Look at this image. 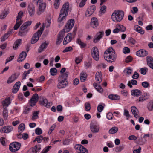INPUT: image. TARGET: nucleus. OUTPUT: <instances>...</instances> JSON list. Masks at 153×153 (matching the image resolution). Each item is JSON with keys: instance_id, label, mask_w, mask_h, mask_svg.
Returning <instances> with one entry per match:
<instances>
[{"instance_id": "1", "label": "nucleus", "mask_w": 153, "mask_h": 153, "mask_svg": "<svg viewBox=\"0 0 153 153\" xmlns=\"http://www.w3.org/2000/svg\"><path fill=\"white\" fill-rule=\"evenodd\" d=\"M105 60L110 63L114 62L116 59L117 55L115 50L112 47H109L104 52Z\"/></svg>"}, {"instance_id": "2", "label": "nucleus", "mask_w": 153, "mask_h": 153, "mask_svg": "<svg viewBox=\"0 0 153 153\" xmlns=\"http://www.w3.org/2000/svg\"><path fill=\"white\" fill-rule=\"evenodd\" d=\"M39 96L38 94L35 93L32 96L28 103L29 105L27 106L23 111V113L26 114L29 113L32 109V107L36 105V103L38 102L39 99Z\"/></svg>"}, {"instance_id": "3", "label": "nucleus", "mask_w": 153, "mask_h": 153, "mask_svg": "<svg viewBox=\"0 0 153 153\" xmlns=\"http://www.w3.org/2000/svg\"><path fill=\"white\" fill-rule=\"evenodd\" d=\"M69 7V4L68 2L65 3L63 5L60 11V14L58 18V22L63 23V19L67 16Z\"/></svg>"}, {"instance_id": "4", "label": "nucleus", "mask_w": 153, "mask_h": 153, "mask_svg": "<svg viewBox=\"0 0 153 153\" xmlns=\"http://www.w3.org/2000/svg\"><path fill=\"white\" fill-rule=\"evenodd\" d=\"M124 14V12L123 10H115L111 15V19L114 22H119L123 19Z\"/></svg>"}, {"instance_id": "5", "label": "nucleus", "mask_w": 153, "mask_h": 153, "mask_svg": "<svg viewBox=\"0 0 153 153\" xmlns=\"http://www.w3.org/2000/svg\"><path fill=\"white\" fill-rule=\"evenodd\" d=\"M68 73L66 72L61 76H59L58 78V83L57 87L59 89L65 87L68 84V82L67 80Z\"/></svg>"}, {"instance_id": "6", "label": "nucleus", "mask_w": 153, "mask_h": 153, "mask_svg": "<svg viewBox=\"0 0 153 153\" xmlns=\"http://www.w3.org/2000/svg\"><path fill=\"white\" fill-rule=\"evenodd\" d=\"M43 0H34L33 2L36 4L39 7V9L37 11L38 15L41 14L45 9L46 5L45 3L42 2Z\"/></svg>"}, {"instance_id": "7", "label": "nucleus", "mask_w": 153, "mask_h": 153, "mask_svg": "<svg viewBox=\"0 0 153 153\" xmlns=\"http://www.w3.org/2000/svg\"><path fill=\"white\" fill-rule=\"evenodd\" d=\"M44 30V27L42 26L40 27V29L33 36L31 40V42L32 44H34L39 39V37L42 33Z\"/></svg>"}, {"instance_id": "8", "label": "nucleus", "mask_w": 153, "mask_h": 153, "mask_svg": "<svg viewBox=\"0 0 153 153\" xmlns=\"http://www.w3.org/2000/svg\"><path fill=\"white\" fill-rule=\"evenodd\" d=\"M21 144L20 143L14 142L11 143L9 146V149L12 152H15L18 150L20 148Z\"/></svg>"}, {"instance_id": "9", "label": "nucleus", "mask_w": 153, "mask_h": 153, "mask_svg": "<svg viewBox=\"0 0 153 153\" xmlns=\"http://www.w3.org/2000/svg\"><path fill=\"white\" fill-rule=\"evenodd\" d=\"M75 21L74 19H71L69 20L64 28L62 30L65 32H68L73 27Z\"/></svg>"}, {"instance_id": "10", "label": "nucleus", "mask_w": 153, "mask_h": 153, "mask_svg": "<svg viewBox=\"0 0 153 153\" xmlns=\"http://www.w3.org/2000/svg\"><path fill=\"white\" fill-rule=\"evenodd\" d=\"M75 149L77 153H88L87 149L81 144H77L75 146Z\"/></svg>"}, {"instance_id": "11", "label": "nucleus", "mask_w": 153, "mask_h": 153, "mask_svg": "<svg viewBox=\"0 0 153 153\" xmlns=\"http://www.w3.org/2000/svg\"><path fill=\"white\" fill-rule=\"evenodd\" d=\"M99 51L97 47H93L91 50V55L93 58L96 61L99 59Z\"/></svg>"}, {"instance_id": "12", "label": "nucleus", "mask_w": 153, "mask_h": 153, "mask_svg": "<svg viewBox=\"0 0 153 153\" xmlns=\"http://www.w3.org/2000/svg\"><path fill=\"white\" fill-rule=\"evenodd\" d=\"M39 103L41 105L45 106L47 108H49L51 105V103L48 102L47 99L43 97L40 98Z\"/></svg>"}, {"instance_id": "13", "label": "nucleus", "mask_w": 153, "mask_h": 153, "mask_svg": "<svg viewBox=\"0 0 153 153\" xmlns=\"http://www.w3.org/2000/svg\"><path fill=\"white\" fill-rule=\"evenodd\" d=\"M96 7L94 5L90 6L88 8L85 13V16L89 17L92 15L95 11Z\"/></svg>"}, {"instance_id": "14", "label": "nucleus", "mask_w": 153, "mask_h": 153, "mask_svg": "<svg viewBox=\"0 0 153 153\" xmlns=\"http://www.w3.org/2000/svg\"><path fill=\"white\" fill-rule=\"evenodd\" d=\"M104 35V32L103 31L98 32L94 37L93 42L96 43L101 39Z\"/></svg>"}, {"instance_id": "15", "label": "nucleus", "mask_w": 153, "mask_h": 153, "mask_svg": "<svg viewBox=\"0 0 153 153\" xmlns=\"http://www.w3.org/2000/svg\"><path fill=\"white\" fill-rule=\"evenodd\" d=\"M90 129L92 133H97L99 132L100 127L99 125L91 123L90 125Z\"/></svg>"}, {"instance_id": "16", "label": "nucleus", "mask_w": 153, "mask_h": 153, "mask_svg": "<svg viewBox=\"0 0 153 153\" xmlns=\"http://www.w3.org/2000/svg\"><path fill=\"white\" fill-rule=\"evenodd\" d=\"M65 33V31L62 30L59 32L56 42L57 45H59L61 43L63 40Z\"/></svg>"}, {"instance_id": "17", "label": "nucleus", "mask_w": 153, "mask_h": 153, "mask_svg": "<svg viewBox=\"0 0 153 153\" xmlns=\"http://www.w3.org/2000/svg\"><path fill=\"white\" fill-rule=\"evenodd\" d=\"M136 55L140 57H143L148 54V51L143 49H140L136 52Z\"/></svg>"}, {"instance_id": "18", "label": "nucleus", "mask_w": 153, "mask_h": 153, "mask_svg": "<svg viewBox=\"0 0 153 153\" xmlns=\"http://www.w3.org/2000/svg\"><path fill=\"white\" fill-rule=\"evenodd\" d=\"M131 109L134 117L137 119L139 117V112L138 109L135 106H132Z\"/></svg>"}, {"instance_id": "19", "label": "nucleus", "mask_w": 153, "mask_h": 153, "mask_svg": "<svg viewBox=\"0 0 153 153\" xmlns=\"http://www.w3.org/2000/svg\"><path fill=\"white\" fill-rule=\"evenodd\" d=\"M13 128L10 126H5L0 130L1 133H8L12 131Z\"/></svg>"}, {"instance_id": "20", "label": "nucleus", "mask_w": 153, "mask_h": 153, "mask_svg": "<svg viewBox=\"0 0 153 153\" xmlns=\"http://www.w3.org/2000/svg\"><path fill=\"white\" fill-rule=\"evenodd\" d=\"M99 23L97 18L93 17L92 18L91 21V26L93 28H96L98 26Z\"/></svg>"}, {"instance_id": "21", "label": "nucleus", "mask_w": 153, "mask_h": 153, "mask_svg": "<svg viewBox=\"0 0 153 153\" xmlns=\"http://www.w3.org/2000/svg\"><path fill=\"white\" fill-rule=\"evenodd\" d=\"M146 61L148 66L153 69V58L150 56H148L146 57Z\"/></svg>"}, {"instance_id": "22", "label": "nucleus", "mask_w": 153, "mask_h": 153, "mask_svg": "<svg viewBox=\"0 0 153 153\" xmlns=\"http://www.w3.org/2000/svg\"><path fill=\"white\" fill-rule=\"evenodd\" d=\"M100 71L97 72L95 75V79L97 83H100L102 81V76Z\"/></svg>"}, {"instance_id": "23", "label": "nucleus", "mask_w": 153, "mask_h": 153, "mask_svg": "<svg viewBox=\"0 0 153 153\" xmlns=\"http://www.w3.org/2000/svg\"><path fill=\"white\" fill-rule=\"evenodd\" d=\"M19 30L18 34L19 36H26L29 31V30L24 29L21 27H20Z\"/></svg>"}, {"instance_id": "24", "label": "nucleus", "mask_w": 153, "mask_h": 153, "mask_svg": "<svg viewBox=\"0 0 153 153\" xmlns=\"http://www.w3.org/2000/svg\"><path fill=\"white\" fill-rule=\"evenodd\" d=\"M27 54L25 52L23 51L21 53L17 59V61L19 62H20L24 60L26 57Z\"/></svg>"}, {"instance_id": "25", "label": "nucleus", "mask_w": 153, "mask_h": 153, "mask_svg": "<svg viewBox=\"0 0 153 153\" xmlns=\"http://www.w3.org/2000/svg\"><path fill=\"white\" fill-rule=\"evenodd\" d=\"M28 10L30 15L31 16H33L35 12L34 7L32 5H29Z\"/></svg>"}, {"instance_id": "26", "label": "nucleus", "mask_w": 153, "mask_h": 153, "mask_svg": "<svg viewBox=\"0 0 153 153\" xmlns=\"http://www.w3.org/2000/svg\"><path fill=\"white\" fill-rule=\"evenodd\" d=\"M20 85L21 83L19 81L16 82L15 84L13 87V90L12 92L13 93H16L18 91L20 88Z\"/></svg>"}, {"instance_id": "27", "label": "nucleus", "mask_w": 153, "mask_h": 153, "mask_svg": "<svg viewBox=\"0 0 153 153\" xmlns=\"http://www.w3.org/2000/svg\"><path fill=\"white\" fill-rule=\"evenodd\" d=\"M48 45V43L44 42L42 43L38 49V52L41 53L45 49Z\"/></svg>"}, {"instance_id": "28", "label": "nucleus", "mask_w": 153, "mask_h": 153, "mask_svg": "<svg viewBox=\"0 0 153 153\" xmlns=\"http://www.w3.org/2000/svg\"><path fill=\"white\" fill-rule=\"evenodd\" d=\"M10 99L9 97L6 99L3 102L2 104L4 108H7L10 103Z\"/></svg>"}, {"instance_id": "29", "label": "nucleus", "mask_w": 153, "mask_h": 153, "mask_svg": "<svg viewBox=\"0 0 153 153\" xmlns=\"http://www.w3.org/2000/svg\"><path fill=\"white\" fill-rule=\"evenodd\" d=\"M147 141V140L146 138H145L143 137H142V135H141V137L138 138L137 141L138 144L140 145H143Z\"/></svg>"}, {"instance_id": "30", "label": "nucleus", "mask_w": 153, "mask_h": 153, "mask_svg": "<svg viewBox=\"0 0 153 153\" xmlns=\"http://www.w3.org/2000/svg\"><path fill=\"white\" fill-rule=\"evenodd\" d=\"M132 95L138 97L141 94V91L138 89L133 90L131 92Z\"/></svg>"}, {"instance_id": "31", "label": "nucleus", "mask_w": 153, "mask_h": 153, "mask_svg": "<svg viewBox=\"0 0 153 153\" xmlns=\"http://www.w3.org/2000/svg\"><path fill=\"white\" fill-rule=\"evenodd\" d=\"M134 30L139 33L143 34L144 32L142 28L138 25H135L134 27Z\"/></svg>"}, {"instance_id": "32", "label": "nucleus", "mask_w": 153, "mask_h": 153, "mask_svg": "<svg viewBox=\"0 0 153 153\" xmlns=\"http://www.w3.org/2000/svg\"><path fill=\"white\" fill-rule=\"evenodd\" d=\"M17 77L15 74L12 75L8 79L7 81V83H11L14 81L16 79Z\"/></svg>"}, {"instance_id": "33", "label": "nucleus", "mask_w": 153, "mask_h": 153, "mask_svg": "<svg viewBox=\"0 0 153 153\" xmlns=\"http://www.w3.org/2000/svg\"><path fill=\"white\" fill-rule=\"evenodd\" d=\"M31 23L32 21H31L26 22L23 23L21 27L22 28H23L24 29L29 30L28 29H27V28L31 25Z\"/></svg>"}, {"instance_id": "34", "label": "nucleus", "mask_w": 153, "mask_h": 153, "mask_svg": "<svg viewBox=\"0 0 153 153\" xmlns=\"http://www.w3.org/2000/svg\"><path fill=\"white\" fill-rule=\"evenodd\" d=\"M87 74L85 72L82 71L80 74V80L82 82H84L86 79Z\"/></svg>"}, {"instance_id": "35", "label": "nucleus", "mask_w": 153, "mask_h": 153, "mask_svg": "<svg viewBox=\"0 0 153 153\" xmlns=\"http://www.w3.org/2000/svg\"><path fill=\"white\" fill-rule=\"evenodd\" d=\"M12 31H8L7 33L5 34L1 38V41H4L12 33Z\"/></svg>"}, {"instance_id": "36", "label": "nucleus", "mask_w": 153, "mask_h": 153, "mask_svg": "<svg viewBox=\"0 0 153 153\" xmlns=\"http://www.w3.org/2000/svg\"><path fill=\"white\" fill-rule=\"evenodd\" d=\"M108 98L114 100H119L120 99V97L117 95L110 94L108 96Z\"/></svg>"}, {"instance_id": "37", "label": "nucleus", "mask_w": 153, "mask_h": 153, "mask_svg": "<svg viewBox=\"0 0 153 153\" xmlns=\"http://www.w3.org/2000/svg\"><path fill=\"white\" fill-rule=\"evenodd\" d=\"M41 149L40 145H36L32 149V151L33 153H36L39 152Z\"/></svg>"}, {"instance_id": "38", "label": "nucleus", "mask_w": 153, "mask_h": 153, "mask_svg": "<svg viewBox=\"0 0 153 153\" xmlns=\"http://www.w3.org/2000/svg\"><path fill=\"white\" fill-rule=\"evenodd\" d=\"M93 85L94 86L95 88L97 91L100 93H102L103 91V89L100 85H98L96 83H94Z\"/></svg>"}, {"instance_id": "39", "label": "nucleus", "mask_w": 153, "mask_h": 153, "mask_svg": "<svg viewBox=\"0 0 153 153\" xmlns=\"http://www.w3.org/2000/svg\"><path fill=\"white\" fill-rule=\"evenodd\" d=\"M118 130V127H114L111 128L109 131V133L111 134H114L117 132Z\"/></svg>"}, {"instance_id": "40", "label": "nucleus", "mask_w": 153, "mask_h": 153, "mask_svg": "<svg viewBox=\"0 0 153 153\" xmlns=\"http://www.w3.org/2000/svg\"><path fill=\"white\" fill-rule=\"evenodd\" d=\"M25 126L24 123H22L19 125L18 128L19 133H21L25 129Z\"/></svg>"}, {"instance_id": "41", "label": "nucleus", "mask_w": 153, "mask_h": 153, "mask_svg": "<svg viewBox=\"0 0 153 153\" xmlns=\"http://www.w3.org/2000/svg\"><path fill=\"white\" fill-rule=\"evenodd\" d=\"M9 12L7 11H4L1 13L0 15V19H2L5 18L7 15L9 13Z\"/></svg>"}, {"instance_id": "42", "label": "nucleus", "mask_w": 153, "mask_h": 153, "mask_svg": "<svg viewBox=\"0 0 153 153\" xmlns=\"http://www.w3.org/2000/svg\"><path fill=\"white\" fill-rule=\"evenodd\" d=\"M3 112V117L5 120H7L8 117V111L7 108H4Z\"/></svg>"}, {"instance_id": "43", "label": "nucleus", "mask_w": 153, "mask_h": 153, "mask_svg": "<svg viewBox=\"0 0 153 153\" xmlns=\"http://www.w3.org/2000/svg\"><path fill=\"white\" fill-rule=\"evenodd\" d=\"M23 16V12L20 11L19 12L16 19V21H22L21 19Z\"/></svg>"}, {"instance_id": "44", "label": "nucleus", "mask_w": 153, "mask_h": 153, "mask_svg": "<svg viewBox=\"0 0 153 153\" xmlns=\"http://www.w3.org/2000/svg\"><path fill=\"white\" fill-rule=\"evenodd\" d=\"M22 21H16V23L14 26V29L15 30H17L22 23Z\"/></svg>"}, {"instance_id": "45", "label": "nucleus", "mask_w": 153, "mask_h": 153, "mask_svg": "<svg viewBox=\"0 0 153 153\" xmlns=\"http://www.w3.org/2000/svg\"><path fill=\"white\" fill-rule=\"evenodd\" d=\"M22 42V40L20 39H18L15 42L14 45L15 46H13V48L16 49L19 46V44H20Z\"/></svg>"}, {"instance_id": "46", "label": "nucleus", "mask_w": 153, "mask_h": 153, "mask_svg": "<svg viewBox=\"0 0 153 153\" xmlns=\"http://www.w3.org/2000/svg\"><path fill=\"white\" fill-rule=\"evenodd\" d=\"M39 111H34L33 112V116L32 118L33 120H34L39 118L38 114L39 113Z\"/></svg>"}, {"instance_id": "47", "label": "nucleus", "mask_w": 153, "mask_h": 153, "mask_svg": "<svg viewBox=\"0 0 153 153\" xmlns=\"http://www.w3.org/2000/svg\"><path fill=\"white\" fill-rule=\"evenodd\" d=\"M147 108L149 111H152L153 109V102H149L147 105Z\"/></svg>"}, {"instance_id": "48", "label": "nucleus", "mask_w": 153, "mask_h": 153, "mask_svg": "<svg viewBox=\"0 0 153 153\" xmlns=\"http://www.w3.org/2000/svg\"><path fill=\"white\" fill-rule=\"evenodd\" d=\"M124 148V145H122L119 146L117 147L115 149V151L117 152H120Z\"/></svg>"}, {"instance_id": "49", "label": "nucleus", "mask_w": 153, "mask_h": 153, "mask_svg": "<svg viewBox=\"0 0 153 153\" xmlns=\"http://www.w3.org/2000/svg\"><path fill=\"white\" fill-rule=\"evenodd\" d=\"M57 69L55 68H52L50 70V72L52 76L56 75L57 73Z\"/></svg>"}, {"instance_id": "50", "label": "nucleus", "mask_w": 153, "mask_h": 153, "mask_svg": "<svg viewBox=\"0 0 153 153\" xmlns=\"http://www.w3.org/2000/svg\"><path fill=\"white\" fill-rule=\"evenodd\" d=\"M85 110L87 111H90L91 109V106L89 103L86 102L85 104Z\"/></svg>"}, {"instance_id": "51", "label": "nucleus", "mask_w": 153, "mask_h": 153, "mask_svg": "<svg viewBox=\"0 0 153 153\" xmlns=\"http://www.w3.org/2000/svg\"><path fill=\"white\" fill-rule=\"evenodd\" d=\"M51 148V146H48L47 147H45L41 152V153H47Z\"/></svg>"}, {"instance_id": "52", "label": "nucleus", "mask_w": 153, "mask_h": 153, "mask_svg": "<svg viewBox=\"0 0 153 153\" xmlns=\"http://www.w3.org/2000/svg\"><path fill=\"white\" fill-rule=\"evenodd\" d=\"M118 27L120 30V31L124 32L126 30V27L123 25H118Z\"/></svg>"}, {"instance_id": "53", "label": "nucleus", "mask_w": 153, "mask_h": 153, "mask_svg": "<svg viewBox=\"0 0 153 153\" xmlns=\"http://www.w3.org/2000/svg\"><path fill=\"white\" fill-rule=\"evenodd\" d=\"M73 50V48L69 46L66 47L65 49L63 50L62 52L63 53H65L68 51H70Z\"/></svg>"}, {"instance_id": "54", "label": "nucleus", "mask_w": 153, "mask_h": 153, "mask_svg": "<svg viewBox=\"0 0 153 153\" xmlns=\"http://www.w3.org/2000/svg\"><path fill=\"white\" fill-rule=\"evenodd\" d=\"M56 127V125L54 124H53L52 125L48 131V133L49 134H51L52 131H53L54 129V128Z\"/></svg>"}, {"instance_id": "55", "label": "nucleus", "mask_w": 153, "mask_h": 153, "mask_svg": "<svg viewBox=\"0 0 153 153\" xmlns=\"http://www.w3.org/2000/svg\"><path fill=\"white\" fill-rule=\"evenodd\" d=\"M60 0H55V1L54 5V6L55 8L56 9H57L59 7V1Z\"/></svg>"}, {"instance_id": "56", "label": "nucleus", "mask_w": 153, "mask_h": 153, "mask_svg": "<svg viewBox=\"0 0 153 153\" xmlns=\"http://www.w3.org/2000/svg\"><path fill=\"white\" fill-rule=\"evenodd\" d=\"M142 85L144 88H147L150 85L148 82H144L142 83Z\"/></svg>"}, {"instance_id": "57", "label": "nucleus", "mask_w": 153, "mask_h": 153, "mask_svg": "<svg viewBox=\"0 0 153 153\" xmlns=\"http://www.w3.org/2000/svg\"><path fill=\"white\" fill-rule=\"evenodd\" d=\"M36 139H37L38 140L37 142L38 143H40L42 142V140H43L44 137L42 135L38 136L36 137Z\"/></svg>"}, {"instance_id": "58", "label": "nucleus", "mask_w": 153, "mask_h": 153, "mask_svg": "<svg viewBox=\"0 0 153 153\" xmlns=\"http://www.w3.org/2000/svg\"><path fill=\"white\" fill-rule=\"evenodd\" d=\"M146 70H147V68H142L140 70V72L142 74L145 75L146 73Z\"/></svg>"}, {"instance_id": "59", "label": "nucleus", "mask_w": 153, "mask_h": 153, "mask_svg": "<svg viewBox=\"0 0 153 153\" xmlns=\"http://www.w3.org/2000/svg\"><path fill=\"white\" fill-rule=\"evenodd\" d=\"M35 131L36 134L38 135H39L42 133V131L40 128H36Z\"/></svg>"}, {"instance_id": "60", "label": "nucleus", "mask_w": 153, "mask_h": 153, "mask_svg": "<svg viewBox=\"0 0 153 153\" xmlns=\"http://www.w3.org/2000/svg\"><path fill=\"white\" fill-rule=\"evenodd\" d=\"M139 77V74L136 71L134 72V74L132 76V78L135 79H137Z\"/></svg>"}, {"instance_id": "61", "label": "nucleus", "mask_w": 153, "mask_h": 153, "mask_svg": "<svg viewBox=\"0 0 153 153\" xmlns=\"http://www.w3.org/2000/svg\"><path fill=\"white\" fill-rule=\"evenodd\" d=\"M133 59L132 57L129 56L127 57L125 59V62L126 63H128L131 62Z\"/></svg>"}, {"instance_id": "62", "label": "nucleus", "mask_w": 153, "mask_h": 153, "mask_svg": "<svg viewBox=\"0 0 153 153\" xmlns=\"http://www.w3.org/2000/svg\"><path fill=\"white\" fill-rule=\"evenodd\" d=\"M123 52L125 54L128 53L130 52V49L128 48L125 47L123 48Z\"/></svg>"}, {"instance_id": "63", "label": "nucleus", "mask_w": 153, "mask_h": 153, "mask_svg": "<svg viewBox=\"0 0 153 153\" xmlns=\"http://www.w3.org/2000/svg\"><path fill=\"white\" fill-rule=\"evenodd\" d=\"M113 114L111 113H108L107 115V118L108 120H112L113 118Z\"/></svg>"}, {"instance_id": "64", "label": "nucleus", "mask_w": 153, "mask_h": 153, "mask_svg": "<svg viewBox=\"0 0 153 153\" xmlns=\"http://www.w3.org/2000/svg\"><path fill=\"white\" fill-rule=\"evenodd\" d=\"M106 7L105 6L103 5L102 6L100 9V12L103 13H105L106 11Z\"/></svg>"}]
</instances>
